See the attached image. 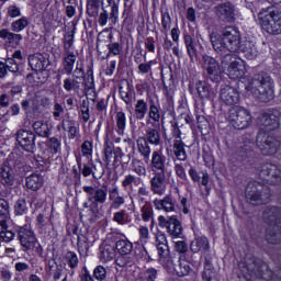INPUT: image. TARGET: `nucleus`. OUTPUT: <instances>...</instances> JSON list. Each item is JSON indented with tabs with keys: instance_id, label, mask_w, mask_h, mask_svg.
I'll list each match as a JSON object with an SVG mask.
<instances>
[{
	"instance_id": "1",
	"label": "nucleus",
	"mask_w": 281,
	"mask_h": 281,
	"mask_svg": "<svg viewBox=\"0 0 281 281\" xmlns=\"http://www.w3.org/2000/svg\"><path fill=\"white\" fill-rule=\"evenodd\" d=\"M210 43L218 56L223 54H234L241 52L248 60L258 58V47L250 41L240 42V31L237 27L228 25L223 27L220 33L211 32L209 34Z\"/></svg>"
},
{
	"instance_id": "2",
	"label": "nucleus",
	"mask_w": 281,
	"mask_h": 281,
	"mask_svg": "<svg viewBox=\"0 0 281 281\" xmlns=\"http://www.w3.org/2000/svg\"><path fill=\"white\" fill-rule=\"evenodd\" d=\"M250 91L260 102H271L273 100V79L267 72L255 75Z\"/></svg>"
},
{
	"instance_id": "3",
	"label": "nucleus",
	"mask_w": 281,
	"mask_h": 281,
	"mask_svg": "<svg viewBox=\"0 0 281 281\" xmlns=\"http://www.w3.org/2000/svg\"><path fill=\"white\" fill-rule=\"evenodd\" d=\"M263 221L268 227L266 229V240L270 245L281 243V226H280V209L277 206H268L263 211Z\"/></svg>"
},
{
	"instance_id": "4",
	"label": "nucleus",
	"mask_w": 281,
	"mask_h": 281,
	"mask_svg": "<svg viewBox=\"0 0 281 281\" xmlns=\"http://www.w3.org/2000/svg\"><path fill=\"white\" fill-rule=\"evenodd\" d=\"M259 23L263 32L267 34H281V12L280 10L268 7L263 8L258 13Z\"/></svg>"
},
{
	"instance_id": "5",
	"label": "nucleus",
	"mask_w": 281,
	"mask_h": 281,
	"mask_svg": "<svg viewBox=\"0 0 281 281\" xmlns=\"http://www.w3.org/2000/svg\"><path fill=\"white\" fill-rule=\"evenodd\" d=\"M245 194L246 201H248L250 205H265V203L271 201V189L262 182H248Z\"/></svg>"
},
{
	"instance_id": "6",
	"label": "nucleus",
	"mask_w": 281,
	"mask_h": 281,
	"mask_svg": "<svg viewBox=\"0 0 281 281\" xmlns=\"http://www.w3.org/2000/svg\"><path fill=\"white\" fill-rule=\"evenodd\" d=\"M120 16V3L115 0H101V12L98 18V23L104 27L109 21L112 25L117 23Z\"/></svg>"
},
{
	"instance_id": "7",
	"label": "nucleus",
	"mask_w": 281,
	"mask_h": 281,
	"mask_svg": "<svg viewBox=\"0 0 281 281\" xmlns=\"http://www.w3.org/2000/svg\"><path fill=\"white\" fill-rule=\"evenodd\" d=\"M220 56H222V65H228L227 76L231 80H238L245 77L247 69L245 68V61L243 59H238L236 55L229 52Z\"/></svg>"
},
{
	"instance_id": "8",
	"label": "nucleus",
	"mask_w": 281,
	"mask_h": 281,
	"mask_svg": "<svg viewBox=\"0 0 281 281\" xmlns=\"http://www.w3.org/2000/svg\"><path fill=\"white\" fill-rule=\"evenodd\" d=\"M281 112L278 109H268L258 117L259 133H271L280 128Z\"/></svg>"
},
{
	"instance_id": "9",
	"label": "nucleus",
	"mask_w": 281,
	"mask_h": 281,
	"mask_svg": "<svg viewBox=\"0 0 281 281\" xmlns=\"http://www.w3.org/2000/svg\"><path fill=\"white\" fill-rule=\"evenodd\" d=\"M115 249L120 255L115 262L117 267H133L135 265V255H133V243L128 239H119L115 243Z\"/></svg>"
},
{
	"instance_id": "10",
	"label": "nucleus",
	"mask_w": 281,
	"mask_h": 281,
	"mask_svg": "<svg viewBox=\"0 0 281 281\" xmlns=\"http://www.w3.org/2000/svg\"><path fill=\"white\" fill-rule=\"evenodd\" d=\"M83 192L87 193V200L90 203V212L98 214L100 212L99 205L106 203L109 192L104 188L86 186Z\"/></svg>"
},
{
	"instance_id": "11",
	"label": "nucleus",
	"mask_w": 281,
	"mask_h": 281,
	"mask_svg": "<svg viewBox=\"0 0 281 281\" xmlns=\"http://www.w3.org/2000/svg\"><path fill=\"white\" fill-rule=\"evenodd\" d=\"M228 122L237 131H243L251 124V113L243 106H233L228 111Z\"/></svg>"
},
{
	"instance_id": "12",
	"label": "nucleus",
	"mask_w": 281,
	"mask_h": 281,
	"mask_svg": "<svg viewBox=\"0 0 281 281\" xmlns=\"http://www.w3.org/2000/svg\"><path fill=\"white\" fill-rule=\"evenodd\" d=\"M257 147L259 148L261 155L270 157L276 155L280 150L281 143L274 136L269 135L266 132H259L256 138Z\"/></svg>"
},
{
	"instance_id": "13",
	"label": "nucleus",
	"mask_w": 281,
	"mask_h": 281,
	"mask_svg": "<svg viewBox=\"0 0 281 281\" xmlns=\"http://www.w3.org/2000/svg\"><path fill=\"white\" fill-rule=\"evenodd\" d=\"M159 227H166L167 234L171 236V238H181L183 236V226H181V221L177 218V215L166 217L160 215L158 217Z\"/></svg>"
},
{
	"instance_id": "14",
	"label": "nucleus",
	"mask_w": 281,
	"mask_h": 281,
	"mask_svg": "<svg viewBox=\"0 0 281 281\" xmlns=\"http://www.w3.org/2000/svg\"><path fill=\"white\" fill-rule=\"evenodd\" d=\"M202 63L209 80L212 82H221L223 70L221 69V64H218V60L210 55H203Z\"/></svg>"
},
{
	"instance_id": "15",
	"label": "nucleus",
	"mask_w": 281,
	"mask_h": 281,
	"mask_svg": "<svg viewBox=\"0 0 281 281\" xmlns=\"http://www.w3.org/2000/svg\"><path fill=\"white\" fill-rule=\"evenodd\" d=\"M259 177L270 183V186H278L281 183L280 167L271 162H266L259 167Z\"/></svg>"
},
{
	"instance_id": "16",
	"label": "nucleus",
	"mask_w": 281,
	"mask_h": 281,
	"mask_svg": "<svg viewBox=\"0 0 281 281\" xmlns=\"http://www.w3.org/2000/svg\"><path fill=\"white\" fill-rule=\"evenodd\" d=\"M13 165L14 162L10 160V158H7L0 166V179L2 186H14V177L19 175V168H21V165L16 164V166L12 167Z\"/></svg>"
},
{
	"instance_id": "17",
	"label": "nucleus",
	"mask_w": 281,
	"mask_h": 281,
	"mask_svg": "<svg viewBox=\"0 0 281 281\" xmlns=\"http://www.w3.org/2000/svg\"><path fill=\"white\" fill-rule=\"evenodd\" d=\"M13 165L14 162L10 160V158H7L0 166V179L2 186H14V177L19 175V168H21V165L16 164V166L12 167Z\"/></svg>"
},
{
	"instance_id": "18",
	"label": "nucleus",
	"mask_w": 281,
	"mask_h": 281,
	"mask_svg": "<svg viewBox=\"0 0 281 281\" xmlns=\"http://www.w3.org/2000/svg\"><path fill=\"white\" fill-rule=\"evenodd\" d=\"M15 139L19 146H21L22 150H25L26 153H34L36 148V134H34V132L19 130L15 133Z\"/></svg>"
},
{
	"instance_id": "19",
	"label": "nucleus",
	"mask_w": 281,
	"mask_h": 281,
	"mask_svg": "<svg viewBox=\"0 0 281 281\" xmlns=\"http://www.w3.org/2000/svg\"><path fill=\"white\" fill-rule=\"evenodd\" d=\"M18 238L20 240L23 251H31V249H34V247H36V235L34 234V231H32V228L27 225L19 228Z\"/></svg>"
},
{
	"instance_id": "20",
	"label": "nucleus",
	"mask_w": 281,
	"mask_h": 281,
	"mask_svg": "<svg viewBox=\"0 0 281 281\" xmlns=\"http://www.w3.org/2000/svg\"><path fill=\"white\" fill-rule=\"evenodd\" d=\"M214 10L220 21H223V23H234L236 19V9L232 2L220 3Z\"/></svg>"
},
{
	"instance_id": "21",
	"label": "nucleus",
	"mask_w": 281,
	"mask_h": 281,
	"mask_svg": "<svg viewBox=\"0 0 281 281\" xmlns=\"http://www.w3.org/2000/svg\"><path fill=\"white\" fill-rule=\"evenodd\" d=\"M220 100L226 106H235L240 102V92L232 86H224L220 91Z\"/></svg>"
},
{
	"instance_id": "22",
	"label": "nucleus",
	"mask_w": 281,
	"mask_h": 281,
	"mask_svg": "<svg viewBox=\"0 0 281 281\" xmlns=\"http://www.w3.org/2000/svg\"><path fill=\"white\" fill-rule=\"evenodd\" d=\"M154 172V177L149 180L150 192L158 196H164L166 194V172Z\"/></svg>"
},
{
	"instance_id": "23",
	"label": "nucleus",
	"mask_w": 281,
	"mask_h": 281,
	"mask_svg": "<svg viewBox=\"0 0 281 281\" xmlns=\"http://www.w3.org/2000/svg\"><path fill=\"white\" fill-rule=\"evenodd\" d=\"M29 65L32 71L42 74V71H47V69H49L52 61H49V58L45 57L43 54L36 53L29 56Z\"/></svg>"
},
{
	"instance_id": "24",
	"label": "nucleus",
	"mask_w": 281,
	"mask_h": 281,
	"mask_svg": "<svg viewBox=\"0 0 281 281\" xmlns=\"http://www.w3.org/2000/svg\"><path fill=\"white\" fill-rule=\"evenodd\" d=\"M148 161L149 168L153 170V172H166V161H168V158L166 157V155H164V151H161V149L154 150Z\"/></svg>"
},
{
	"instance_id": "25",
	"label": "nucleus",
	"mask_w": 281,
	"mask_h": 281,
	"mask_svg": "<svg viewBox=\"0 0 281 281\" xmlns=\"http://www.w3.org/2000/svg\"><path fill=\"white\" fill-rule=\"evenodd\" d=\"M143 137L150 146H161L164 144V140H161V125L153 124V127H147Z\"/></svg>"
},
{
	"instance_id": "26",
	"label": "nucleus",
	"mask_w": 281,
	"mask_h": 281,
	"mask_svg": "<svg viewBox=\"0 0 281 281\" xmlns=\"http://www.w3.org/2000/svg\"><path fill=\"white\" fill-rule=\"evenodd\" d=\"M167 267H169V269L172 268L178 278H186V276H190V271H192L190 261L181 259V257H179L176 262L173 259V263H167Z\"/></svg>"
},
{
	"instance_id": "27",
	"label": "nucleus",
	"mask_w": 281,
	"mask_h": 281,
	"mask_svg": "<svg viewBox=\"0 0 281 281\" xmlns=\"http://www.w3.org/2000/svg\"><path fill=\"white\" fill-rule=\"evenodd\" d=\"M195 89L198 91L199 98L203 101H212L214 98H216L214 89L205 81H198L195 83Z\"/></svg>"
},
{
	"instance_id": "28",
	"label": "nucleus",
	"mask_w": 281,
	"mask_h": 281,
	"mask_svg": "<svg viewBox=\"0 0 281 281\" xmlns=\"http://www.w3.org/2000/svg\"><path fill=\"white\" fill-rule=\"evenodd\" d=\"M190 249L193 254H199V251L207 254L210 252V240L205 236L195 237L190 244Z\"/></svg>"
},
{
	"instance_id": "29",
	"label": "nucleus",
	"mask_w": 281,
	"mask_h": 281,
	"mask_svg": "<svg viewBox=\"0 0 281 281\" xmlns=\"http://www.w3.org/2000/svg\"><path fill=\"white\" fill-rule=\"evenodd\" d=\"M76 60H78V57L76 56V53L71 52H64L61 65L65 74L67 76H71L74 74V67L76 65Z\"/></svg>"
},
{
	"instance_id": "30",
	"label": "nucleus",
	"mask_w": 281,
	"mask_h": 281,
	"mask_svg": "<svg viewBox=\"0 0 281 281\" xmlns=\"http://www.w3.org/2000/svg\"><path fill=\"white\" fill-rule=\"evenodd\" d=\"M136 148L145 164H148V161H150V153H153L150 143L147 142L144 136H140L136 140Z\"/></svg>"
},
{
	"instance_id": "31",
	"label": "nucleus",
	"mask_w": 281,
	"mask_h": 281,
	"mask_svg": "<svg viewBox=\"0 0 281 281\" xmlns=\"http://www.w3.org/2000/svg\"><path fill=\"white\" fill-rule=\"evenodd\" d=\"M109 200L111 201V210H120V207L126 203V196L120 195V189L117 187L109 191Z\"/></svg>"
},
{
	"instance_id": "32",
	"label": "nucleus",
	"mask_w": 281,
	"mask_h": 281,
	"mask_svg": "<svg viewBox=\"0 0 281 281\" xmlns=\"http://www.w3.org/2000/svg\"><path fill=\"white\" fill-rule=\"evenodd\" d=\"M64 265L70 269V276L76 274V269H78V265H80V259H78V255L75 251H67L64 256Z\"/></svg>"
},
{
	"instance_id": "33",
	"label": "nucleus",
	"mask_w": 281,
	"mask_h": 281,
	"mask_svg": "<svg viewBox=\"0 0 281 281\" xmlns=\"http://www.w3.org/2000/svg\"><path fill=\"white\" fill-rule=\"evenodd\" d=\"M0 38L5 41L8 45H20L23 41V35L13 32H10L8 29L0 30Z\"/></svg>"
},
{
	"instance_id": "34",
	"label": "nucleus",
	"mask_w": 281,
	"mask_h": 281,
	"mask_svg": "<svg viewBox=\"0 0 281 281\" xmlns=\"http://www.w3.org/2000/svg\"><path fill=\"white\" fill-rule=\"evenodd\" d=\"M154 207L156 210H164L165 212H175V199L171 195H167L164 199H155Z\"/></svg>"
},
{
	"instance_id": "35",
	"label": "nucleus",
	"mask_w": 281,
	"mask_h": 281,
	"mask_svg": "<svg viewBox=\"0 0 281 281\" xmlns=\"http://www.w3.org/2000/svg\"><path fill=\"white\" fill-rule=\"evenodd\" d=\"M100 8H102L101 0H86V14L90 19L100 18Z\"/></svg>"
},
{
	"instance_id": "36",
	"label": "nucleus",
	"mask_w": 281,
	"mask_h": 281,
	"mask_svg": "<svg viewBox=\"0 0 281 281\" xmlns=\"http://www.w3.org/2000/svg\"><path fill=\"white\" fill-rule=\"evenodd\" d=\"M148 102L144 99H139L136 101L134 105V119H136L138 122H142L146 117V114L148 113Z\"/></svg>"
},
{
	"instance_id": "37",
	"label": "nucleus",
	"mask_w": 281,
	"mask_h": 281,
	"mask_svg": "<svg viewBox=\"0 0 281 281\" xmlns=\"http://www.w3.org/2000/svg\"><path fill=\"white\" fill-rule=\"evenodd\" d=\"M27 190H32L36 192L43 188L44 179L43 176L38 173H32L31 176L26 177L25 179Z\"/></svg>"
},
{
	"instance_id": "38",
	"label": "nucleus",
	"mask_w": 281,
	"mask_h": 281,
	"mask_svg": "<svg viewBox=\"0 0 281 281\" xmlns=\"http://www.w3.org/2000/svg\"><path fill=\"white\" fill-rule=\"evenodd\" d=\"M115 153V145L113 142L105 139L103 145V162L105 164V168H110L111 161H113V155Z\"/></svg>"
},
{
	"instance_id": "39",
	"label": "nucleus",
	"mask_w": 281,
	"mask_h": 281,
	"mask_svg": "<svg viewBox=\"0 0 281 281\" xmlns=\"http://www.w3.org/2000/svg\"><path fill=\"white\" fill-rule=\"evenodd\" d=\"M202 280L203 281H218V272L212 266L210 260L205 259L204 270L202 271Z\"/></svg>"
},
{
	"instance_id": "40",
	"label": "nucleus",
	"mask_w": 281,
	"mask_h": 281,
	"mask_svg": "<svg viewBox=\"0 0 281 281\" xmlns=\"http://www.w3.org/2000/svg\"><path fill=\"white\" fill-rule=\"evenodd\" d=\"M99 258L101 262H109L115 257V246L109 244L100 246Z\"/></svg>"
},
{
	"instance_id": "41",
	"label": "nucleus",
	"mask_w": 281,
	"mask_h": 281,
	"mask_svg": "<svg viewBox=\"0 0 281 281\" xmlns=\"http://www.w3.org/2000/svg\"><path fill=\"white\" fill-rule=\"evenodd\" d=\"M173 155L178 161H186L188 154L186 153V143L181 139H176L173 143Z\"/></svg>"
},
{
	"instance_id": "42",
	"label": "nucleus",
	"mask_w": 281,
	"mask_h": 281,
	"mask_svg": "<svg viewBox=\"0 0 281 281\" xmlns=\"http://www.w3.org/2000/svg\"><path fill=\"white\" fill-rule=\"evenodd\" d=\"M148 120H151L154 124H159L161 122V108L155 104V101L149 102V108L147 110Z\"/></svg>"
},
{
	"instance_id": "43",
	"label": "nucleus",
	"mask_w": 281,
	"mask_h": 281,
	"mask_svg": "<svg viewBox=\"0 0 281 281\" xmlns=\"http://www.w3.org/2000/svg\"><path fill=\"white\" fill-rule=\"evenodd\" d=\"M156 248L160 258V262H167V265L173 263V259L170 256V247L168 246V244L156 245Z\"/></svg>"
},
{
	"instance_id": "44",
	"label": "nucleus",
	"mask_w": 281,
	"mask_h": 281,
	"mask_svg": "<svg viewBox=\"0 0 281 281\" xmlns=\"http://www.w3.org/2000/svg\"><path fill=\"white\" fill-rule=\"evenodd\" d=\"M33 131L40 137H49L52 135V130H49V124L43 121H36L33 123Z\"/></svg>"
},
{
	"instance_id": "45",
	"label": "nucleus",
	"mask_w": 281,
	"mask_h": 281,
	"mask_svg": "<svg viewBox=\"0 0 281 281\" xmlns=\"http://www.w3.org/2000/svg\"><path fill=\"white\" fill-rule=\"evenodd\" d=\"M63 131H68V138L76 139V135H78V127H76V121L74 120H63L61 121Z\"/></svg>"
},
{
	"instance_id": "46",
	"label": "nucleus",
	"mask_w": 281,
	"mask_h": 281,
	"mask_svg": "<svg viewBox=\"0 0 281 281\" xmlns=\"http://www.w3.org/2000/svg\"><path fill=\"white\" fill-rule=\"evenodd\" d=\"M250 261L251 263H246L248 271H257L258 278H263L262 271H260V269H267V265H265L262 260L256 259V257H252Z\"/></svg>"
},
{
	"instance_id": "47",
	"label": "nucleus",
	"mask_w": 281,
	"mask_h": 281,
	"mask_svg": "<svg viewBox=\"0 0 281 281\" xmlns=\"http://www.w3.org/2000/svg\"><path fill=\"white\" fill-rule=\"evenodd\" d=\"M43 76V72H38L37 70H34L33 72L26 75V81L32 87H38L40 85H45L47 82V79L45 77L41 78Z\"/></svg>"
},
{
	"instance_id": "48",
	"label": "nucleus",
	"mask_w": 281,
	"mask_h": 281,
	"mask_svg": "<svg viewBox=\"0 0 281 281\" xmlns=\"http://www.w3.org/2000/svg\"><path fill=\"white\" fill-rule=\"evenodd\" d=\"M183 38H184V45L187 47V53L191 58V60H193L194 58H196V42L194 41V38H192L188 34H186Z\"/></svg>"
},
{
	"instance_id": "49",
	"label": "nucleus",
	"mask_w": 281,
	"mask_h": 281,
	"mask_svg": "<svg viewBox=\"0 0 281 281\" xmlns=\"http://www.w3.org/2000/svg\"><path fill=\"white\" fill-rule=\"evenodd\" d=\"M112 221L117 223V225H128L131 223V215L126 213V210H121L113 214Z\"/></svg>"
},
{
	"instance_id": "50",
	"label": "nucleus",
	"mask_w": 281,
	"mask_h": 281,
	"mask_svg": "<svg viewBox=\"0 0 281 281\" xmlns=\"http://www.w3.org/2000/svg\"><path fill=\"white\" fill-rule=\"evenodd\" d=\"M63 143L60 142V138L57 137H50L46 142V147L48 148L49 153L52 155H58L61 150Z\"/></svg>"
},
{
	"instance_id": "51",
	"label": "nucleus",
	"mask_w": 281,
	"mask_h": 281,
	"mask_svg": "<svg viewBox=\"0 0 281 281\" xmlns=\"http://www.w3.org/2000/svg\"><path fill=\"white\" fill-rule=\"evenodd\" d=\"M79 79H76L75 77H68L64 80V89L65 91L71 92L75 91L78 93L80 91V81Z\"/></svg>"
},
{
	"instance_id": "52",
	"label": "nucleus",
	"mask_w": 281,
	"mask_h": 281,
	"mask_svg": "<svg viewBox=\"0 0 281 281\" xmlns=\"http://www.w3.org/2000/svg\"><path fill=\"white\" fill-rule=\"evenodd\" d=\"M161 27L162 32H170V27L172 26V18L170 16V12L168 9H161Z\"/></svg>"
},
{
	"instance_id": "53",
	"label": "nucleus",
	"mask_w": 281,
	"mask_h": 281,
	"mask_svg": "<svg viewBox=\"0 0 281 281\" xmlns=\"http://www.w3.org/2000/svg\"><path fill=\"white\" fill-rule=\"evenodd\" d=\"M27 25H30V20H27L26 16H22L11 23V31L19 34V32H23Z\"/></svg>"
},
{
	"instance_id": "54",
	"label": "nucleus",
	"mask_w": 281,
	"mask_h": 281,
	"mask_svg": "<svg viewBox=\"0 0 281 281\" xmlns=\"http://www.w3.org/2000/svg\"><path fill=\"white\" fill-rule=\"evenodd\" d=\"M74 36H76V24H72V30L64 36V52H71V47H74Z\"/></svg>"
},
{
	"instance_id": "55",
	"label": "nucleus",
	"mask_w": 281,
	"mask_h": 281,
	"mask_svg": "<svg viewBox=\"0 0 281 281\" xmlns=\"http://www.w3.org/2000/svg\"><path fill=\"white\" fill-rule=\"evenodd\" d=\"M140 216L145 223H148V221H151V223H154L155 211L153 210V204L140 206Z\"/></svg>"
},
{
	"instance_id": "56",
	"label": "nucleus",
	"mask_w": 281,
	"mask_h": 281,
	"mask_svg": "<svg viewBox=\"0 0 281 281\" xmlns=\"http://www.w3.org/2000/svg\"><path fill=\"white\" fill-rule=\"evenodd\" d=\"M109 52L106 54V58H111V56H122L123 46L117 42H111L106 45Z\"/></svg>"
},
{
	"instance_id": "57",
	"label": "nucleus",
	"mask_w": 281,
	"mask_h": 281,
	"mask_svg": "<svg viewBox=\"0 0 281 281\" xmlns=\"http://www.w3.org/2000/svg\"><path fill=\"white\" fill-rule=\"evenodd\" d=\"M115 120L119 135H124V131L126 128V114L120 111L116 113Z\"/></svg>"
},
{
	"instance_id": "58",
	"label": "nucleus",
	"mask_w": 281,
	"mask_h": 281,
	"mask_svg": "<svg viewBox=\"0 0 281 281\" xmlns=\"http://www.w3.org/2000/svg\"><path fill=\"white\" fill-rule=\"evenodd\" d=\"M111 276V272L106 270L103 266H97L93 270V278L97 281H104L108 277Z\"/></svg>"
},
{
	"instance_id": "59",
	"label": "nucleus",
	"mask_w": 281,
	"mask_h": 281,
	"mask_svg": "<svg viewBox=\"0 0 281 281\" xmlns=\"http://www.w3.org/2000/svg\"><path fill=\"white\" fill-rule=\"evenodd\" d=\"M14 214L15 216H23V214H27V202L25 199H19L14 204Z\"/></svg>"
},
{
	"instance_id": "60",
	"label": "nucleus",
	"mask_w": 281,
	"mask_h": 281,
	"mask_svg": "<svg viewBox=\"0 0 281 281\" xmlns=\"http://www.w3.org/2000/svg\"><path fill=\"white\" fill-rule=\"evenodd\" d=\"M157 276H158L157 269L147 268L139 274V278L140 280H144V281H155L157 280Z\"/></svg>"
},
{
	"instance_id": "61",
	"label": "nucleus",
	"mask_w": 281,
	"mask_h": 281,
	"mask_svg": "<svg viewBox=\"0 0 281 281\" xmlns=\"http://www.w3.org/2000/svg\"><path fill=\"white\" fill-rule=\"evenodd\" d=\"M0 218H10V203L0 198Z\"/></svg>"
},
{
	"instance_id": "62",
	"label": "nucleus",
	"mask_w": 281,
	"mask_h": 281,
	"mask_svg": "<svg viewBox=\"0 0 281 281\" xmlns=\"http://www.w3.org/2000/svg\"><path fill=\"white\" fill-rule=\"evenodd\" d=\"M135 256L138 260H143L144 262H150V255L148 254V250H146V247L140 246L135 249Z\"/></svg>"
},
{
	"instance_id": "63",
	"label": "nucleus",
	"mask_w": 281,
	"mask_h": 281,
	"mask_svg": "<svg viewBox=\"0 0 281 281\" xmlns=\"http://www.w3.org/2000/svg\"><path fill=\"white\" fill-rule=\"evenodd\" d=\"M176 176L182 181H188V173H186V164H175L173 167Z\"/></svg>"
},
{
	"instance_id": "64",
	"label": "nucleus",
	"mask_w": 281,
	"mask_h": 281,
	"mask_svg": "<svg viewBox=\"0 0 281 281\" xmlns=\"http://www.w3.org/2000/svg\"><path fill=\"white\" fill-rule=\"evenodd\" d=\"M133 184H137V177L133 175L125 176L122 181V188H124L125 190H128L133 188Z\"/></svg>"
}]
</instances>
